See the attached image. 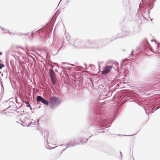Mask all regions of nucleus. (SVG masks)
Returning a JSON list of instances; mask_svg holds the SVG:
<instances>
[{
  "label": "nucleus",
  "instance_id": "nucleus-1",
  "mask_svg": "<svg viewBox=\"0 0 160 160\" xmlns=\"http://www.w3.org/2000/svg\"><path fill=\"white\" fill-rule=\"evenodd\" d=\"M50 105L53 106L55 105L58 104L59 102V99L58 98L53 97L50 98L49 100Z\"/></svg>",
  "mask_w": 160,
  "mask_h": 160
},
{
  "label": "nucleus",
  "instance_id": "nucleus-2",
  "mask_svg": "<svg viewBox=\"0 0 160 160\" xmlns=\"http://www.w3.org/2000/svg\"><path fill=\"white\" fill-rule=\"evenodd\" d=\"M112 66H107L104 68L103 70L102 71V74H106L109 72L112 69Z\"/></svg>",
  "mask_w": 160,
  "mask_h": 160
},
{
  "label": "nucleus",
  "instance_id": "nucleus-3",
  "mask_svg": "<svg viewBox=\"0 0 160 160\" xmlns=\"http://www.w3.org/2000/svg\"><path fill=\"white\" fill-rule=\"evenodd\" d=\"M37 100L38 102L41 101L42 103L46 105H48L49 104V102L48 100L44 99L40 96L37 97Z\"/></svg>",
  "mask_w": 160,
  "mask_h": 160
},
{
  "label": "nucleus",
  "instance_id": "nucleus-4",
  "mask_svg": "<svg viewBox=\"0 0 160 160\" xmlns=\"http://www.w3.org/2000/svg\"><path fill=\"white\" fill-rule=\"evenodd\" d=\"M52 83L55 85L56 84V78L55 76L50 77Z\"/></svg>",
  "mask_w": 160,
  "mask_h": 160
},
{
  "label": "nucleus",
  "instance_id": "nucleus-5",
  "mask_svg": "<svg viewBox=\"0 0 160 160\" xmlns=\"http://www.w3.org/2000/svg\"><path fill=\"white\" fill-rule=\"evenodd\" d=\"M49 76L50 78L55 76V72L52 69H50L49 70Z\"/></svg>",
  "mask_w": 160,
  "mask_h": 160
},
{
  "label": "nucleus",
  "instance_id": "nucleus-6",
  "mask_svg": "<svg viewBox=\"0 0 160 160\" xmlns=\"http://www.w3.org/2000/svg\"><path fill=\"white\" fill-rule=\"evenodd\" d=\"M5 66L3 64H0V69H1L2 68H4Z\"/></svg>",
  "mask_w": 160,
  "mask_h": 160
}]
</instances>
